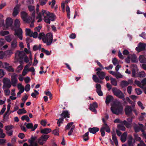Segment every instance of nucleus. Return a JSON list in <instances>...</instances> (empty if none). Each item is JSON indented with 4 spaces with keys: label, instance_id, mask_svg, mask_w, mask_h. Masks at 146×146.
<instances>
[{
    "label": "nucleus",
    "instance_id": "nucleus-7",
    "mask_svg": "<svg viewBox=\"0 0 146 146\" xmlns=\"http://www.w3.org/2000/svg\"><path fill=\"white\" fill-rule=\"evenodd\" d=\"M21 16L22 19L26 23H29L31 21L30 19H32V17H28L27 14L24 11L21 12Z\"/></svg>",
    "mask_w": 146,
    "mask_h": 146
},
{
    "label": "nucleus",
    "instance_id": "nucleus-61",
    "mask_svg": "<svg viewBox=\"0 0 146 146\" xmlns=\"http://www.w3.org/2000/svg\"><path fill=\"white\" fill-rule=\"evenodd\" d=\"M118 127L119 129L122 131H125V127L121 125H118Z\"/></svg>",
    "mask_w": 146,
    "mask_h": 146
},
{
    "label": "nucleus",
    "instance_id": "nucleus-64",
    "mask_svg": "<svg viewBox=\"0 0 146 146\" xmlns=\"http://www.w3.org/2000/svg\"><path fill=\"white\" fill-rule=\"evenodd\" d=\"M24 80L25 83H28L30 82L31 80V79L29 77L27 76L25 78Z\"/></svg>",
    "mask_w": 146,
    "mask_h": 146
},
{
    "label": "nucleus",
    "instance_id": "nucleus-17",
    "mask_svg": "<svg viewBox=\"0 0 146 146\" xmlns=\"http://www.w3.org/2000/svg\"><path fill=\"white\" fill-rule=\"evenodd\" d=\"M36 139V137H32L30 139H29L28 141L30 143V146H38L37 144L35 142Z\"/></svg>",
    "mask_w": 146,
    "mask_h": 146
},
{
    "label": "nucleus",
    "instance_id": "nucleus-27",
    "mask_svg": "<svg viewBox=\"0 0 146 146\" xmlns=\"http://www.w3.org/2000/svg\"><path fill=\"white\" fill-rule=\"evenodd\" d=\"M139 62L141 63H146V58L144 55H140L139 58Z\"/></svg>",
    "mask_w": 146,
    "mask_h": 146
},
{
    "label": "nucleus",
    "instance_id": "nucleus-5",
    "mask_svg": "<svg viewBox=\"0 0 146 146\" xmlns=\"http://www.w3.org/2000/svg\"><path fill=\"white\" fill-rule=\"evenodd\" d=\"M112 90L114 95L118 98L122 99L124 100L125 95L119 89L116 88H113Z\"/></svg>",
    "mask_w": 146,
    "mask_h": 146
},
{
    "label": "nucleus",
    "instance_id": "nucleus-58",
    "mask_svg": "<svg viewBox=\"0 0 146 146\" xmlns=\"http://www.w3.org/2000/svg\"><path fill=\"white\" fill-rule=\"evenodd\" d=\"M58 120L57 124L58 126H60V123H62V121H63V119L62 118H60Z\"/></svg>",
    "mask_w": 146,
    "mask_h": 146
},
{
    "label": "nucleus",
    "instance_id": "nucleus-11",
    "mask_svg": "<svg viewBox=\"0 0 146 146\" xmlns=\"http://www.w3.org/2000/svg\"><path fill=\"white\" fill-rule=\"evenodd\" d=\"M25 55L26 54L23 51H17L15 53V57H19L20 59H23Z\"/></svg>",
    "mask_w": 146,
    "mask_h": 146
},
{
    "label": "nucleus",
    "instance_id": "nucleus-57",
    "mask_svg": "<svg viewBox=\"0 0 146 146\" xmlns=\"http://www.w3.org/2000/svg\"><path fill=\"white\" fill-rule=\"evenodd\" d=\"M5 54L4 52L0 51V59H3L5 56Z\"/></svg>",
    "mask_w": 146,
    "mask_h": 146
},
{
    "label": "nucleus",
    "instance_id": "nucleus-41",
    "mask_svg": "<svg viewBox=\"0 0 146 146\" xmlns=\"http://www.w3.org/2000/svg\"><path fill=\"white\" fill-rule=\"evenodd\" d=\"M27 112L26 111L24 108L19 109L17 111V113L19 114H21L23 113H25Z\"/></svg>",
    "mask_w": 146,
    "mask_h": 146
},
{
    "label": "nucleus",
    "instance_id": "nucleus-59",
    "mask_svg": "<svg viewBox=\"0 0 146 146\" xmlns=\"http://www.w3.org/2000/svg\"><path fill=\"white\" fill-rule=\"evenodd\" d=\"M135 84L139 86L140 87L143 88V86H142V84L141 82L139 81L138 80H135Z\"/></svg>",
    "mask_w": 146,
    "mask_h": 146
},
{
    "label": "nucleus",
    "instance_id": "nucleus-10",
    "mask_svg": "<svg viewBox=\"0 0 146 146\" xmlns=\"http://www.w3.org/2000/svg\"><path fill=\"white\" fill-rule=\"evenodd\" d=\"M17 75L15 73L13 74L11 77V84L12 86L14 87L16 86V85L17 82Z\"/></svg>",
    "mask_w": 146,
    "mask_h": 146
},
{
    "label": "nucleus",
    "instance_id": "nucleus-26",
    "mask_svg": "<svg viewBox=\"0 0 146 146\" xmlns=\"http://www.w3.org/2000/svg\"><path fill=\"white\" fill-rule=\"evenodd\" d=\"M51 130L50 128H44L41 130L40 132L42 133L47 134L51 132Z\"/></svg>",
    "mask_w": 146,
    "mask_h": 146
},
{
    "label": "nucleus",
    "instance_id": "nucleus-44",
    "mask_svg": "<svg viewBox=\"0 0 146 146\" xmlns=\"http://www.w3.org/2000/svg\"><path fill=\"white\" fill-rule=\"evenodd\" d=\"M88 134L89 132H88L85 133V134L83 136V138L84 140V141H86L88 140Z\"/></svg>",
    "mask_w": 146,
    "mask_h": 146
},
{
    "label": "nucleus",
    "instance_id": "nucleus-21",
    "mask_svg": "<svg viewBox=\"0 0 146 146\" xmlns=\"http://www.w3.org/2000/svg\"><path fill=\"white\" fill-rule=\"evenodd\" d=\"M38 125L37 124H35L34 127L32 123H28L26 125V127L28 129H32V131H33L35 130L36 129Z\"/></svg>",
    "mask_w": 146,
    "mask_h": 146
},
{
    "label": "nucleus",
    "instance_id": "nucleus-34",
    "mask_svg": "<svg viewBox=\"0 0 146 146\" xmlns=\"http://www.w3.org/2000/svg\"><path fill=\"white\" fill-rule=\"evenodd\" d=\"M133 138L131 136H130L128 139V144L129 146L133 145L132 143Z\"/></svg>",
    "mask_w": 146,
    "mask_h": 146
},
{
    "label": "nucleus",
    "instance_id": "nucleus-46",
    "mask_svg": "<svg viewBox=\"0 0 146 146\" xmlns=\"http://www.w3.org/2000/svg\"><path fill=\"white\" fill-rule=\"evenodd\" d=\"M114 76L117 79L122 78L123 77V75L119 72H116Z\"/></svg>",
    "mask_w": 146,
    "mask_h": 146
},
{
    "label": "nucleus",
    "instance_id": "nucleus-2",
    "mask_svg": "<svg viewBox=\"0 0 146 146\" xmlns=\"http://www.w3.org/2000/svg\"><path fill=\"white\" fill-rule=\"evenodd\" d=\"M15 26L11 28V29L15 31L14 35L17 36L21 40L23 39V32L21 29L19 28L20 25V21L18 19H16L14 22Z\"/></svg>",
    "mask_w": 146,
    "mask_h": 146
},
{
    "label": "nucleus",
    "instance_id": "nucleus-31",
    "mask_svg": "<svg viewBox=\"0 0 146 146\" xmlns=\"http://www.w3.org/2000/svg\"><path fill=\"white\" fill-rule=\"evenodd\" d=\"M13 36L11 35L6 36L5 37V39L8 42H10L12 41L13 38Z\"/></svg>",
    "mask_w": 146,
    "mask_h": 146
},
{
    "label": "nucleus",
    "instance_id": "nucleus-55",
    "mask_svg": "<svg viewBox=\"0 0 146 146\" xmlns=\"http://www.w3.org/2000/svg\"><path fill=\"white\" fill-rule=\"evenodd\" d=\"M5 134L3 133V130L0 128V137L4 138L5 137Z\"/></svg>",
    "mask_w": 146,
    "mask_h": 146
},
{
    "label": "nucleus",
    "instance_id": "nucleus-33",
    "mask_svg": "<svg viewBox=\"0 0 146 146\" xmlns=\"http://www.w3.org/2000/svg\"><path fill=\"white\" fill-rule=\"evenodd\" d=\"M128 85L127 81L125 80L122 81L121 82V85L122 87L126 86Z\"/></svg>",
    "mask_w": 146,
    "mask_h": 146
},
{
    "label": "nucleus",
    "instance_id": "nucleus-43",
    "mask_svg": "<svg viewBox=\"0 0 146 146\" xmlns=\"http://www.w3.org/2000/svg\"><path fill=\"white\" fill-rule=\"evenodd\" d=\"M21 118L23 120H26L27 122H29L30 120L29 117L27 115L22 116Z\"/></svg>",
    "mask_w": 146,
    "mask_h": 146
},
{
    "label": "nucleus",
    "instance_id": "nucleus-3",
    "mask_svg": "<svg viewBox=\"0 0 146 146\" xmlns=\"http://www.w3.org/2000/svg\"><path fill=\"white\" fill-rule=\"evenodd\" d=\"M111 110L113 113L116 115L122 114L123 112V107L116 104H114L111 106Z\"/></svg>",
    "mask_w": 146,
    "mask_h": 146
},
{
    "label": "nucleus",
    "instance_id": "nucleus-42",
    "mask_svg": "<svg viewBox=\"0 0 146 146\" xmlns=\"http://www.w3.org/2000/svg\"><path fill=\"white\" fill-rule=\"evenodd\" d=\"M28 69L26 68V67H24L21 74L23 76H25L28 73Z\"/></svg>",
    "mask_w": 146,
    "mask_h": 146
},
{
    "label": "nucleus",
    "instance_id": "nucleus-47",
    "mask_svg": "<svg viewBox=\"0 0 146 146\" xmlns=\"http://www.w3.org/2000/svg\"><path fill=\"white\" fill-rule=\"evenodd\" d=\"M145 76V74L143 71L139 72L138 75V77H144Z\"/></svg>",
    "mask_w": 146,
    "mask_h": 146
},
{
    "label": "nucleus",
    "instance_id": "nucleus-48",
    "mask_svg": "<svg viewBox=\"0 0 146 146\" xmlns=\"http://www.w3.org/2000/svg\"><path fill=\"white\" fill-rule=\"evenodd\" d=\"M9 34L8 31H2L0 32V35L3 36H4L5 35H8Z\"/></svg>",
    "mask_w": 146,
    "mask_h": 146
},
{
    "label": "nucleus",
    "instance_id": "nucleus-51",
    "mask_svg": "<svg viewBox=\"0 0 146 146\" xmlns=\"http://www.w3.org/2000/svg\"><path fill=\"white\" fill-rule=\"evenodd\" d=\"M41 51L45 53L46 55H49L50 54V53L47 50H46L44 48H42Z\"/></svg>",
    "mask_w": 146,
    "mask_h": 146
},
{
    "label": "nucleus",
    "instance_id": "nucleus-22",
    "mask_svg": "<svg viewBox=\"0 0 146 146\" xmlns=\"http://www.w3.org/2000/svg\"><path fill=\"white\" fill-rule=\"evenodd\" d=\"M96 74L100 80L104 79L106 76V73L104 72H97Z\"/></svg>",
    "mask_w": 146,
    "mask_h": 146
},
{
    "label": "nucleus",
    "instance_id": "nucleus-30",
    "mask_svg": "<svg viewBox=\"0 0 146 146\" xmlns=\"http://www.w3.org/2000/svg\"><path fill=\"white\" fill-rule=\"evenodd\" d=\"M127 136V133L126 132L124 133L121 136V139L123 143L125 142L126 141Z\"/></svg>",
    "mask_w": 146,
    "mask_h": 146
},
{
    "label": "nucleus",
    "instance_id": "nucleus-15",
    "mask_svg": "<svg viewBox=\"0 0 146 146\" xmlns=\"http://www.w3.org/2000/svg\"><path fill=\"white\" fill-rule=\"evenodd\" d=\"M97 107L98 105L97 103L95 102L90 104L89 109L93 111L95 113H96L97 111L95 109L97 108Z\"/></svg>",
    "mask_w": 146,
    "mask_h": 146
},
{
    "label": "nucleus",
    "instance_id": "nucleus-52",
    "mask_svg": "<svg viewBox=\"0 0 146 146\" xmlns=\"http://www.w3.org/2000/svg\"><path fill=\"white\" fill-rule=\"evenodd\" d=\"M41 48V45H39L38 46L36 45H34L33 47V50H36L39 49L40 50V49Z\"/></svg>",
    "mask_w": 146,
    "mask_h": 146
},
{
    "label": "nucleus",
    "instance_id": "nucleus-49",
    "mask_svg": "<svg viewBox=\"0 0 146 146\" xmlns=\"http://www.w3.org/2000/svg\"><path fill=\"white\" fill-rule=\"evenodd\" d=\"M112 62L114 65H116L119 63L118 61L116 58H114L113 59Z\"/></svg>",
    "mask_w": 146,
    "mask_h": 146
},
{
    "label": "nucleus",
    "instance_id": "nucleus-16",
    "mask_svg": "<svg viewBox=\"0 0 146 146\" xmlns=\"http://www.w3.org/2000/svg\"><path fill=\"white\" fill-rule=\"evenodd\" d=\"M96 87V91L98 95L100 96H102L103 93L101 90V87L100 85L99 84H97Z\"/></svg>",
    "mask_w": 146,
    "mask_h": 146
},
{
    "label": "nucleus",
    "instance_id": "nucleus-35",
    "mask_svg": "<svg viewBox=\"0 0 146 146\" xmlns=\"http://www.w3.org/2000/svg\"><path fill=\"white\" fill-rule=\"evenodd\" d=\"M111 83L112 85L114 86H116L117 85V82L116 80L113 78H111L110 79Z\"/></svg>",
    "mask_w": 146,
    "mask_h": 146
},
{
    "label": "nucleus",
    "instance_id": "nucleus-32",
    "mask_svg": "<svg viewBox=\"0 0 146 146\" xmlns=\"http://www.w3.org/2000/svg\"><path fill=\"white\" fill-rule=\"evenodd\" d=\"M26 35L27 36L31 37L32 32L29 29H26L25 30Z\"/></svg>",
    "mask_w": 146,
    "mask_h": 146
},
{
    "label": "nucleus",
    "instance_id": "nucleus-38",
    "mask_svg": "<svg viewBox=\"0 0 146 146\" xmlns=\"http://www.w3.org/2000/svg\"><path fill=\"white\" fill-rule=\"evenodd\" d=\"M73 122H71L68 123L66 126V129H69L70 128H72V127L73 126H74V125H73Z\"/></svg>",
    "mask_w": 146,
    "mask_h": 146
},
{
    "label": "nucleus",
    "instance_id": "nucleus-8",
    "mask_svg": "<svg viewBox=\"0 0 146 146\" xmlns=\"http://www.w3.org/2000/svg\"><path fill=\"white\" fill-rule=\"evenodd\" d=\"M3 89L9 88L11 86V83L10 80L7 78H4L3 80Z\"/></svg>",
    "mask_w": 146,
    "mask_h": 146
},
{
    "label": "nucleus",
    "instance_id": "nucleus-50",
    "mask_svg": "<svg viewBox=\"0 0 146 146\" xmlns=\"http://www.w3.org/2000/svg\"><path fill=\"white\" fill-rule=\"evenodd\" d=\"M40 123L42 126L44 127L46 125V124H47V120L45 119L42 120L40 121Z\"/></svg>",
    "mask_w": 146,
    "mask_h": 146
},
{
    "label": "nucleus",
    "instance_id": "nucleus-60",
    "mask_svg": "<svg viewBox=\"0 0 146 146\" xmlns=\"http://www.w3.org/2000/svg\"><path fill=\"white\" fill-rule=\"evenodd\" d=\"M146 113H141V115L139 119L140 120H142L145 117Z\"/></svg>",
    "mask_w": 146,
    "mask_h": 146
},
{
    "label": "nucleus",
    "instance_id": "nucleus-40",
    "mask_svg": "<svg viewBox=\"0 0 146 146\" xmlns=\"http://www.w3.org/2000/svg\"><path fill=\"white\" fill-rule=\"evenodd\" d=\"M66 11L67 13V16L69 19L70 18V8L67 5L66 7Z\"/></svg>",
    "mask_w": 146,
    "mask_h": 146
},
{
    "label": "nucleus",
    "instance_id": "nucleus-6",
    "mask_svg": "<svg viewBox=\"0 0 146 146\" xmlns=\"http://www.w3.org/2000/svg\"><path fill=\"white\" fill-rule=\"evenodd\" d=\"M52 35L50 33H47L46 35H45V39H43V42L46 43L48 45H50L52 42Z\"/></svg>",
    "mask_w": 146,
    "mask_h": 146
},
{
    "label": "nucleus",
    "instance_id": "nucleus-45",
    "mask_svg": "<svg viewBox=\"0 0 146 146\" xmlns=\"http://www.w3.org/2000/svg\"><path fill=\"white\" fill-rule=\"evenodd\" d=\"M23 66L22 65H20L17 67L16 71L17 73H19L23 69Z\"/></svg>",
    "mask_w": 146,
    "mask_h": 146
},
{
    "label": "nucleus",
    "instance_id": "nucleus-1",
    "mask_svg": "<svg viewBox=\"0 0 146 146\" xmlns=\"http://www.w3.org/2000/svg\"><path fill=\"white\" fill-rule=\"evenodd\" d=\"M42 14L44 17L43 20L46 23L50 24L51 21H54L56 19L54 14L46 10H42Z\"/></svg>",
    "mask_w": 146,
    "mask_h": 146
},
{
    "label": "nucleus",
    "instance_id": "nucleus-54",
    "mask_svg": "<svg viewBox=\"0 0 146 146\" xmlns=\"http://www.w3.org/2000/svg\"><path fill=\"white\" fill-rule=\"evenodd\" d=\"M126 100L128 102L131 103L133 106H135V104L134 102H131L130 99L128 97H126L125 98Z\"/></svg>",
    "mask_w": 146,
    "mask_h": 146
},
{
    "label": "nucleus",
    "instance_id": "nucleus-36",
    "mask_svg": "<svg viewBox=\"0 0 146 146\" xmlns=\"http://www.w3.org/2000/svg\"><path fill=\"white\" fill-rule=\"evenodd\" d=\"M130 55L131 56L130 59H131L132 62H135L137 59V57L136 55L134 54Z\"/></svg>",
    "mask_w": 146,
    "mask_h": 146
},
{
    "label": "nucleus",
    "instance_id": "nucleus-13",
    "mask_svg": "<svg viewBox=\"0 0 146 146\" xmlns=\"http://www.w3.org/2000/svg\"><path fill=\"white\" fill-rule=\"evenodd\" d=\"M17 46V42L16 39H13L11 43V48L12 50L15 49Z\"/></svg>",
    "mask_w": 146,
    "mask_h": 146
},
{
    "label": "nucleus",
    "instance_id": "nucleus-28",
    "mask_svg": "<svg viewBox=\"0 0 146 146\" xmlns=\"http://www.w3.org/2000/svg\"><path fill=\"white\" fill-rule=\"evenodd\" d=\"M113 99V97L110 95H108L106 97V104L108 105L109 103L112 101Z\"/></svg>",
    "mask_w": 146,
    "mask_h": 146
},
{
    "label": "nucleus",
    "instance_id": "nucleus-4",
    "mask_svg": "<svg viewBox=\"0 0 146 146\" xmlns=\"http://www.w3.org/2000/svg\"><path fill=\"white\" fill-rule=\"evenodd\" d=\"M102 119L104 124L100 129V132L102 136L104 137L105 135V131L107 132L110 133V130L109 127L106 123L104 119L103 118Z\"/></svg>",
    "mask_w": 146,
    "mask_h": 146
},
{
    "label": "nucleus",
    "instance_id": "nucleus-20",
    "mask_svg": "<svg viewBox=\"0 0 146 146\" xmlns=\"http://www.w3.org/2000/svg\"><path fill=\"white\" fill-rule=\"evenodd\" d=\"M112 139L116 145H118V141L117 138L115 136V130L113 129V131L111 132Z\"/></svg>",
    "mask_w": 146,
    "mask_h": 146
},
{
    "label": "nucleus",
    "instance_id": "nucleus-39",
    "mask_svg": "<svg viewBox=\"0 0 146 146\" xmlns=\"http://www.w3.org/2000/svg\"><path fill=\"white\" fill-rule=\"evenodd\" d=\"M18 89L20 90V91H23L24 92V88L23 86L21 84H19L17 85Z\"/></svg>",
    "mask_w": 146,
    "mask_h": 146
},
{
    "label": "nucleus",
    "instance_id": "nucleus-37",
    "mask_svg": "<svg viewBox=\"0 0 146 146\" xmlns=\"http://www.w3.org/2000/svg\"><path fill=\"white\" fill-rule=\"evenodd\" d=\"M45 35L43 33H40L38 35V38L40 39H42L43 41V39L45 38Z\"/></svg>",
    "mask_w": 146,
    "mask_h": 146
},
{
    "label": "nucleus",
    "instance_id": "nucleus-62",
    "mask_svg": "<svg viewBox=\"0 0 146 146\" xmlns=\"http://www.w3.org/2000/svg\"><path fill=\"white\" fill-rule=\"evenodd\" d=\"M30 86L29 84H27L25 87V90L26 92L29 91L30 89Z\"/></svg>",
    "mask_w": 146,
    "mask_h": 146
},
{
    "label": "nucleus",
    "instance_id": "nucleus-23",
    "mask_svg": "<svg viewBox=\"0 0 146 146\" xmlns=\"http://www.w3.org/2000/svg\"><path fill=\"white\" fill-rule=\"evenodd\" d=\"M13 23V20L11 18H8L6 20V25L7 27H11V28L13 27L11 26Z\"/></svg>",
    "mask_w": 146,
    "mask_h": 146
},
{
    "label": "nucleus",
    "instance_id": "nucleus-19",
    "mask_svg": "<svg viewBox=\"0 0 146 146\" xmlns=\"http://www.w3.org/2000/svg\"><path fill=\"white\" fill-rule=\"evenodd\" d=\"M28 8L29 11L31 13L32 17L35 18V7L32 5H29L28 6Z\"/></svg>",
    "mask_w": 146,
    "mask_h": 146
},
{
    "label": "nucleus",
    "instance_id": "nucleus-25",
    "mask_svg": "<svg viewBox=\"0 0 146 146\" xmlns=\"http://www.w3.org/2000/svg\"><path fill=\"white\" fill-rule=\"evenodd\" d=\"M88 130L90 133L95 134L99 130V129L97 127H94L92 128H89Z\"/></svg>",
    "mask_w": 146,
    "mask_h": 146
},
{
    "label": "nucleus",
    "instance_id": "nucleus-12",
    "mask_svg": "<svg viewBox=\"0 0 146 146\" xmlns=\"http://www.w3.org/2000/svg\"><path fill=\"white\" fill-rule=\"evenodd\" d=\"M125 111L126 115L129 116L131 115L132 109L130 106H127L125 108Z\"/></svg>",
    "mask_w": 146,
    "mask_h": 146
},
{
    "label": "nucleus",
    "instance_id": "nucleus-14",
    "mask_svg": "<svg viewBox=\"0 0 146 146\" xmlns=\"http://www.w3.org/2000/svg\"><path fill=\"white\" fill-rule=\"evenodd\" d=\"M136 49L139 52L146 49V44L140 43L139 44L138 46L136 48Z\"/></svg>",
    "mask_w": 146,
    "mask_h": 146
},
{
    "label": "nucleus",
    "instance_id": "nucleus-18",
    "mask_svg": "<svg viewBox=\"0 0 146 146\" xmlns=\"http://www.w3.org/2000/svg\"><path fill=\"white\" fill-rule=\"evenodd\" d=\"M20 9V6L17 5L14 8L13 11V15L14 17L16 16L19 13Z\"/></svg>",
    "mask_w": 146,
    "mask_h": 146
},
{
    "label": "nucleus",
    "instance_id": "nucleus-24",
    "mask_svg": "<svg viewBox=\"0 0 146 146\" xmlns=\"http://www.w3.org/2000/svg\"><path fill=\"white\" fill-rule=\"evenodd\" d=\"M69 113L68 111H63L62 113L60 114V116L64 118H66V117L69 118Z\"/></svg>",
    "mask_w": 146,
    "mask_h": 146
},
{
    "label": "nucleus",
    "instance_id": "nucleus-63",
    "mask_svg": "<svg viewBox=\"0 0 146 146\" xmlns=\"http://www.w3.org/2000/svg\"><path fill=\"white\" fill-rule=\"evenodd\" d=\"M13 128V126L12 125H9L6 126L5 127V129L7 131H10Z\"/></svg>",
    "mask_w": 146,
    "mask_h": 146
},
{
    "label": "nucleus",
    "instance_id": "nucleus-29",
    "mask_svg": "<svg viewBox=\"0 0 146 146\" xmlns=\"http://www.w3.org/2000/svg\"><path fill=\"white\" fill-rule=\"evenodd\" d=\"M93 80L96 83H102V81L100 78L99 79L95 75H93L92 77Z\"/></svg>",
    "mask_w": 146,
    "mask_h": 146
},
{
    "label": "nucleus",
    "instance_id": "nucleus-9",
    "mask_svg": "<svg viewBox=\"0 0 146 146\" xmlns=\"http://www.w3.org/2000/svg\"><path fill=\"white\" fill-rule=\"evenodd\" d=\"M49 137V136L47 135H42L38 140V143L40 145H43L46 142Z\"/></svg>",
    "mask_w": 146,
    "mask_h": 146
},
{
    "label": "nucleus",
    "instance_id": "nucleus-56",
    "mask_svg": "<svg viewBox=\"0 0 146 146\" xmlns=\"http://www.w3.org/2000/svg\"><path fill=\"white\" fill-rule=\"evenodd\" d=\"M4 93L6 96H9L10 93V91L8 89H4Z\"/></svg>",
    "mask_w": 146,
    "mask_h": 146
},
{
    "label": "nucleus",
    "instance_id": "nucleus-53",
    "mask_svg": "<svg viewBox=\"0 0 146 146\" xmlns=\"http://www.w3.org/2000/svg\"><path fill=\"white\" fill-rule=\"evenodd\" d=\"M132 90V87L131 86H128L127 89V91L128 93L130 94H131Z\"/></svg>",
    "mask_w": 146,
    "mask_h": 146
}]
</instances>
